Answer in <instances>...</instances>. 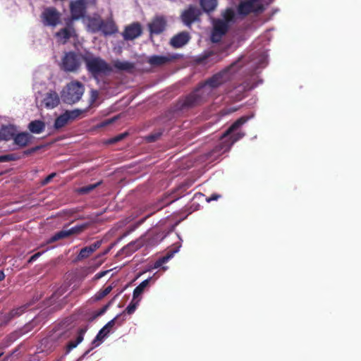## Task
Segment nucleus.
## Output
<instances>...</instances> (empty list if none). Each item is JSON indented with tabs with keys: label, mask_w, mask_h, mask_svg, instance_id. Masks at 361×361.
<instances>
[{
	"label": "nucleus",
	"mask_w": 361,
	"mask_h": 361,
	"mask_svg": "<svg viewBox=\"0 0 361 361\" xmlns=\"http://www.w3.org/2000/svg\"><path fill=\"white\" fill-rule=\"evenodd\" d=\"M110 249H111V247H109V249H107V250H106L105 253H107V252L109 251V250H110Z\"/></svg>",
	"instance_id": "55"
},
{
	"label": "nucleus",
	"mask_w": 361,
	"mask_h": 361,
	"mask_svg": "<svg viewBox=\"0 0 361 361\" xmlns=\"http://www.w3.org/2000/svg\"><path fill=\"white\" fill-rule=\"evenodd\" d=\"M219 61V55L212 51H204L202 54L197 56L195 61L197 64L207 65L214 63Z\"/></svg>",
	"instance_id": "16"
},
{
	"label": "nucleus",
	"mask_w": 361,
	"mask_h": 361,
	"mask_svg": "<svg viewBox=\"0 0 361 361\" xmlns=\"http://www.w3.org/2000/svg\"><path fill=\"white\" fill-rule=\"evenodd\" d=\"M100 32H102L104 36L112 35L118 32V27L111 18L106 20H102Z\"/></svg>",
	"instance_id": "22"
},
{
	"label": "nucleus",
	"mask_w": 361,
	"mask_h": 361,
	"mask_svg": "<svg viewBox=\"0 0 361 361\" xmlns=\"http://www.w3.org/2000/svg\"><path fill=\"white\" fill-rule=\"evenodd\" d=\"M110 249H111V247H109V249H107V250H106L105 253H107V252L109 251V250H110Z\"/></svg>",
	"instance_id": "54"
},
{
	"label": "nucleus",
	"mask_w": 361,
	"mask_h": 361,
	"mask_svg": "<svg viewBox=\"0 0 361 361\" xmlns=\"http://www.w3.org/2000/svg\"><path fill=\"white\" fill-rule=\"evenodd\" d=\"M220 197V195H216V194H214L212 195H211L208 199H207V202H211L212 200H218V198Z\"/></svg>",
	"instance_id": "49"
},
{
	"label": "nucleus",
	"mask_w": 361,
	"mask_h": 361,
	"mask_svg": "<svg viewBox=\"0 0 361 361\" xmlns=\"http://www.w3.org/2000/svg\"><path fill=\"white\" fill-rule=\"evenodd\" d=\"M200 14L201 13L197 7L190 6L188 8L182 13V20L186 25H190L198 19Z\"/></svg>",
	"instance_id": "14"
},
{
	"label": "nucleus",
	"mask_w": 361,
	"mask_h": 361,
	"mask_svg": "<svg viewBox=\"0 0 361 361\" xmlns=\"http://www.w3.org/2000/svg\"><path fill=\"white\" fill-rule=\"evenodd\" d=\"M124 137H125V134H120V135L116 136L115 137H114L111 140L110 142L114 143V142H118V141L121 140Z\"/></svg>",
	"instance_id": "48"
},
{
	"label": "nucleus",
	"mask_w": 361,
	"mask_h": 361,
	"mask_svg": "<svg viewBox=\"0 0 361 361\" xmlns=\"http://www.w3.org/2000/svg\"><path fill=\"white\" fill-rule=\"evenodd\" d=\"M213 25L211 39L213 42H219L222 37L227 32L229 28V24L222 19H216L214 20Z\"/></svg>",
	"instance_id": "10"
},
{
	"label": "nucleus",
	"mask_w": 361,
	"mask_h": 361,
	"mask_svg": "<svg viewBox=\"0 0 361 361\" xmlns=\"http://www.w3.org/2000/svg\"><path fill=\"white\" fill-rule=\"evenodd\" d=\"M164 130L162 129H159L150 133L149 135L145 137V140L148 142H154L159 140L160 137L162 135Z\"/></svg>",
	"instance_id": "37"
},
{
	"label": "nucleus",
	"mask_w": 361,
	"mask_h": 361,
	"mask_svg": "<svg viewBox=\"0 0 361 361\" xmlns=\"http://www.w3.org/2000/svg\"><path fill=\"white\" fill-rule=\"evenodd\" d=\"M41 146H36L35 147H32V148H30V149H28L25 151H24L23 154L26 156H28L35 152H37V150L40 149H41Z\"/></svg>",
	"instance_id": "46"
},
{
	"label": "nucleus",
	"mask_w": 361,
	"mask_h": 361,
	"mask_svg": "<svg viewBox=\"0 0 361 361\" xmlns=\"http://www.w3.org/2000/svg\"><path fill=\"white\" fill-rule=\"evenodd\" d=\"M177 59L176 55H167V56H159L153 55L149 57L147 63L152 66L158 67L165 65L171 61H173Z\"/></svg>",
	"instance_id": "15"
},
{
	"label": "nucleus",
	"mask_w": 361,
	"mask_h": 361,
	"mask_svg": "<svg viewBox=\"0 0 361 361\" xmlns=\"http://www.w3.org/2000/svg\"><path fill=\"white\" fill-rule=\"evenodd\" d=\"M224 21H226L228 24H229L231 21L233 20L235 17V13L231 8H227L223 14Z\"/></svg>",
	"instance_id": "42"
},
{
	"label": "nucleus",
	"mask_w": 361,
	"mask_h": 361,
	"mask_svg": "<svg viewBox=\"0 0 361 361\" xmlns=\"http://www.w3.org/2000/svg\"><path fill=\"white\" fill-rule=\"evenodd\" d=\"M85 92L84 85L77 80L71 81L66 86L61 93L64 103L72 104L79 102Z\"/></svg>",
	"instance_id": "4"
},
{
	"label": "nucleus",
	"mask_w": 361,
	"mask_h": 361,
	"mask_svg": "<svg viewBox=\"0 0 361 361\" xmlns=\"http://www.w3.org/2000/svg\"><path fill=\"white\" fill-rule=\"evenodd\" d=\"M140 300V299H136V300L133 299L132 301L130 302V304L127 306V307L123 312V313L119 314L120 319H122L123 318H124L123 314H132L133 313H134L139 305Z\"/></svg>",
	"instance_id": "32"
},
{
	"label": "nucleus",
	"mask_w": 361,
	"mask_h": 361,
	"mask_svg": "<svg viewBox=\"0 0 361 361\" xmlns=\"http://www.w3.org/2000/svg\"><path fill=\"white\" fill-rule=\"evenodd\" d=\"M99 97V92L96 90H92L90 91V95L89 98V105L87 108L88 110L92 108Z\"/></svg>",
	"instance_id": "41"
},
{
	"label": "nucleus",
	"mask_w": 361,
	"mask_h": 361,
	"mask_svg": "<svg viewBox=\"0 0 361 361\" xmlns=\"http://www.w3.org/2000/svg\"><path fill=\"white\" fill-rule=\"evenodd\" d=\"M142 33L141 25L139 23H133L126 27L123 37L126 40H133L140 37Z\"/></svg>",
	"instance_id": "13"
},
{
	"label": "nucleus",
	"mask_w": 361,
	"mask_h": 361,
	"mask_svg": "<svg viewBox=\"0 0 361 361\" xmlns=\"http://www.w3.org/2000/svg\"><path fill=\"white\" fill-rule=\"evenodd\" d=\"M166 21L163 16L156 17L149 25L151 33L159 35L166 28Z\"/></svg>",
	"instance_id": "17"
},
{
	"label": "nucleus",
	"mask_w": 361,
	"mask_h": 361,
	"mask_svg": "<svg viewBox=\"0 0 361 361\" xmlns=\"http://www.w3.org/2000/svg\"><path fill=\"white\" fill-rule=\"evenodd\" d=\"M16 133L14 126H2L0 128V140L8 141L13 139Z\"/></svg>",
	"instance_id": "23"
},
{
	"label": "nucleus",
	"mask_w": 361,
	"mask_h": 361,
	"mask_svg": "<svg viewBox=\"0 0 361 361\" xmlns=\"http://www.w3.org/2000/svg\"><path fill=\"white\" fill-rule=\"evenodd\" d=\"M42 102L46 108L53 109L59 105L60 99L55 91H50L46 94Z\"/></svg>",
	"instance_id": "21"
},
{
	"label": "nucleus",
	"mask_w": 361,
	"mask_h": 361,
	"mask_svg": "<svg viewBox=\"0 0 361 361\" xmlns=\"http://www.w3.org/2000/svg\"><path fill=\"white\" fill-rule=\"evenodd\" d=\"M85 332H86V329H85V328H80L78 330L75 341H71L67 345L68 351H70L71 350L73 349L80 343H81L82 341Z\"/></svg>",
	"instance_id": "27"
},
{
	"label": "nucleus",
	"mask_w": 361,
	"mask_h": 361,
	"mask_svg": "<svg viewBox=\"0 0 361 361\" xmlns=\"http://www.w3.org/2000/svg\"><path fill=\"white\" fill-rule=\"evenodd\" d=\"M70 235L68 230H61L60 231L54 233L49 240H47L48 243H53L59 240L69 238Z\"/></svg>",
	"instance_id": "31"
},
{
	"label": "nucleus",
	"mask_w": 361,
	"mask_h": 361,
	"mask_svg": "<svg viewBox=\"0 0 361 361\" xmlns=\"http://www.w3.org/2000/svg\"><path fill=\"white\" fill-rule=\"evenodd\" d=\"M209 98V91L207 87L198 85L191 92L178 99L176 109L183 111L195 108L202 105Z\"/></svg>",
	"instance_id": "1"
},
{
	"label": "nucleus",
	"mask_w": 361,
	"mask_h": 361,
	"mask_svg": "<svg viewBox=\"0 0 361 361\" xmlns=\"http://www.w3.org/2000/svg\"><path fill=\"white\" fill-rule=\"evenodd\" d=\"M102 243V240H97L90 245L82 248L77 257L78 260H82L90 257V255L101 247Z\"/></svg>",
	"instance_id": "20"
},
{
	"label": "nucleus",
	"mask_w": 361,
	"mask_h": 361,
	"mask_svg": "<svg viewBox=\"0 0 361 361\" xmlns=\"http://www.w3.org/2000/svg\"><path fill=\"white\" fill-rule=\"evenodd\" d=\"M87 227V225L86 224L77 225L74 227H72L71 228L68 229V233L70 236L73 235H78L82 233L86 228Z\"/></svg>",
	"instance_id": "39"
},
{
	"label": "nucleus",
	"mask_w": 361,
	"mask_h": 361,
	"mask_svg": "<svg viewBox=\"0 0 361 361\" xmlns=\"http://www.w3.org/2000/svg\"><path fill=\"white\" fill-rule=\"evenodd\" d=\"M74 32V28L71 26H68L61 29L59 32H57L56 33V36L60 39H64V41L66 42L73 36Z\"/></svg>",
	"instance_id": "28"
},
{
	"label": "nucleus",
	"mask_w": 361,
	"mask_h": 361,
	"mask_svg": "<svg viewBox=\"0 0 361 361\" xmlns=\"http://www.w3.org/2000/svg\"><path fill=\"white\" fill-rule=\"evenodd\" d=\"M190 37L188 32H181L174 35L170 40V44L173 48H180L185 45Z\"/></svg>",
	"instance_id": "18"
},
{
	"label": "nucleus",
	"mask_w": 361,
	"mask_h": 361,
	"mask_svg": "<svg viewBox=\"0 0 361 361\" xmlns=\"http://www.w3.org/2000/svg\"><path fill=\"white\" fill-rule=\"evenodd\" d=\"M84 61L87 71L94 76L111 71L109 64L100 57H84Z\"/></svg>",
	"instance_id": "7"
},
{
	"label": "nucleus",
	"mask_w": 361,
	"mask_h": 361,
	"mask_svg": "<svg viewBox=\"0 0 361 361\" xmlns=\"http://www.w3.org/2000/svg\"><path fill=\"white\" fill-rule=\"evenodd\" d=\"M151 277L144 280L141 282L133 290V300L137 299V298L142 294L146 287L148 286Z\"/></svg>",
	"instance_id": "30"
},
{
	"label": "nucleus",
	"mask_w": 361,
	"mask_h": 361,
	"mask_svg": "<svg viewBox=\"0 0 361 361\" xmlns=\"http://www.w3.org/2000/svg\"><path fill=\"white\" fill-rule=\"evenodd\" d=\"M90 3L92 4V5H95L96 4V0H89Z\"/></svg>",
	"instance_id": "52"
},
{
	"label": "nucleus",
	"mask_w": 361,
	"mask_h": 361,
	"mask_svg": "<svg viewBox=\"0 0 361 361\" xmlns=\"http://www.w3.org/2000/svg\"><path fill=\"white\" fill-rule=\"evenodd\" d=\"M56 361H61V360H56Z\"/></svg>",
	"instance_id": "57"
},
{
	"label": "nucleus",
	"mask_w": 361,
	"mask_h": 361,
	"mask_svg": "<svg viewBox=\"0 0 361 361\" xmlns=\"http://www.w3.org/2000/svg\"><path fill=\"white\" fill-rule=\"evenodd\" d=\"M259 0H243L240 1L238 7L237 12L240 16L245 17L249 14L261 13L264 11V8L259 2Z\"/></svg>",
	"instance_id": "8"
},
{
	"label": "nucleus",
	"mask_w": 361,
	"mask_h": 361,
	"mask_svg": "<svg viewBox=\"0 0 361 361\" xmlns=\"http://www.w3.org/2000/svg\"><path fill=\"white\" fill-rule=\"evenodd\" d=\"M2 353H0V357L1 356Z\"/></svg>",
	"instance_id": "56"
},
{
	"label": "nucleus",
	"mask_w": 361,
	"mask_h": 361,
	"mask_svg": "<svg viewBox=\"0 0 361 361\" xmlns=\"http://www.w3.org/2000/svg\"><path fill=\"white\" fill-rule=\"evenodd\" d=\"M88 108L84 109H76L72 111H66V114L70 117V121H73L80 116H82L83 114L87 112Z\"/></svg>",
	"instance_id": "34"
},
{
	"label": "nucleus",
	"mask_w": 361,
	"mask_h": 361,
	"mask_svg": "<svg viewBox=\"0 0 361 361\" xmlns=\"http://www.w3.org/2000/svg\"><path fill=\"white\" fill-rule=\"evenodd\" d=\"M78 56L74 52L66 53L62 60V68L68 72L76 71L80 66Z\"/></svg>",
	"instance_id": "11"
},
{
	"label": "nucleus",
	"mask_w": 361,
	"mask_h": 361,
	"mask_svg": "<svg viewBox=\"0 0 361 361\" xmlns=\"http://www.w3.org/2000/svg\"><path fill=\"white\" fill-rule=\"evenodd\" d=\"M29 130L35 134L42 133L45 129V123L41 120H35L28 124Z\"/></svg>",
	"instance_id": "26"
},
{
	"label": "nucleus",
	"mask_w": 361,
	"mask_h": 361,
	"mask_svg": "<svg viewBox=\"0 0 361 361\" xmlns=\"http://www.w3.org/2000/svg\"><path fill=\"white\" fill-rule=\"evenodd\" d=\"M110 249H111V247H109V249H107V250H106L105 253H107V252L109 251V250H110Z\"/></svg>",
	"instance_id": "53"
},
{
	"label": "nucleus",
	"mask_w": 361,
	"mask_h": 361,
	"mask_svg": "<svg viewBox=\"0 0 361 361\" xmlns=\"http://www.w3.org/2000/svg\"><path fill=\"white\" fill-rule=\"evenodd\" d=\"M70 121V117L65 113L57 117L54 122V128L56 129H60L64 127Z\"/></svg>",
	"instance_id": "33"
},
{
	"label": "nucleus",
	"mask_w": 361,
	"mask_h": 361,
	"mask_svg": "<svg viewBox=\"0 0 361 361\" xmlns=\"http://www.w3.org/2000/svg\"><path fill=\"white\" fill-rule=\"evenodd\" d=\"M21 157H22L20 155L16 154V153L1 155V156H0V162L17 161V160L21 159Z\"/></svg>",
	"instance_id": "38"
},
{
	"label": "nucleus",
	"mask_w": 361,
	"mask_h": 361,
	"mask_svg": "<svg viewBox=\"0 0 361 361\" xmlns=\"http://www.w3.org/2000/svg\"><path fill=\"white\" fill-rule=\"evenodd\" d=\"M26 308H27L26 306H21L16 309H13L10 312L9 315L11 318L18 317V316L21 315L25 312Z\"/></svg>",
	"instance_id": "43"
},
{
	"label": "nucleus",
	"mask_w": 361,
	"mask_h": 361,
	"mask_svg": "<svg viewBox=\"0 0 361 361\" xmlns=\"http://www.w3.org/2000/svg\"><path fill=\"white\" fill-rule=\"evenodd\" d=\"M101 183H102V181H99L94 184H90V185H87L85 186H82L78 189V192L81 195L88 194L90 192H92V190H94L99 185H100Z\"/></svg>",
	"instance_id": "36"
},
{
	"label": "nucleus",
	"mask_w": 361,
	"mask_h": 361,
	"mask_svg": "<svg viewBox=\"0 0 361 361\" xmlns=\"http://www.w3.org/2000/svg\"><path fill=\"white\" fill-rule=\"evenodd\" d=\"M200 5L206 13H210L215 10L217 6V0H199Z\"/></svg>",
	"instance_id": "29"
},
{
	"label": "nucleus",
	"mask_w": 361,
	"mask_h": 361,
	"mask_svg": "<svg viewBox=\"0 0 361 361\" xmlns=\"http://www.w3.org/2000/svg\"><path fill=\"white\" fill-rule=\"evenodd\" d=\"M109 271H100L99 273H97L96 275H95V277L97 279H100L103 276H104L106 275V274Z\"/></svg>",
	"instance_id": "50"
},
{
	"label": "nucleus",
	"mask_w": 361,
	"mask_h": 361,
	"mask_svg": "<svg viewBox=\"0 0 361 361\" xmlns=\"http://www.w3.org/2000/svg\"><path fill=\"white\" fill-rule=\"evenodd\" d=\"M125 320V318L120 319V315H117L113 319L110 320L102 329L99 330V331L97 334L95 338L92 342V344L93 345L92 348L85 351L79 358V360H81L82 359L85 358L93 348L98 346L100 342L102 341V340L106 336H107L111 329L114 327V326L116 324H117L118 326H121Z\"/></svg>",
	"instance_id": "5"
},
{
	"label": "nucleus",
	"mask_w": 361,
	"mask_h": 361,
	"mask_svg": "<svg viewBox=\"0 0 361 361\" xmlns=\"http://www.w3.org/2000/svg\"><path fill=\"white\" fill-rule=\"evenodd\" d=\"M113 66L115 69L118 71H123L128 73H132L135 68V64L129 61H122L116 60L113 62Z\"/></svg>",
	"instance_id": "25"
},
{
	"label": "nucleus",
	"mask_w": 361,
	"mask_h": 361,
	"mask_svg": "<svg viewBox=\"0 0 361 361\" xmlns=\"http://www.w3.org/2000/svg\"><path fill=\"white\" fill-rule=\"evenodd\" d=\"M33 136L27 132H22L15 134L13 137V142L19 147L23 148L26 147L30 142H31Z\"/></svg>",
	"instance_id": "19"
},
{
	"label": "nucleus",
	"mask_w": 361,
	"mask_h": 361,
	"mask_svg": "<svg viewBox=\"0 0 361 361\" xmlns=\"http://www.w3.org/2000/svg\"><path fill=\"white\" fill-rule=\"evenodd\" d=\"M176 252V251H170L166 255L158 259L154 264V268L157 269L162 266L164 264L166 263L170 259H171L173 257V254Z\"/></svg>",
	"instance_id": "35"
},
{
	"label": "nucleus",
	"mask_w": 361,
	"mask_h": 361,
	"mask_svg": "<svg viewBox=\"0 0 361 361\" xmlns=\"http://www.w3.org/2000/svg\"><path fill=\"white\" fill-rule=\"evenodd\" d=\"M42 252H38L35 254H34L32 256H31L30 257V259H28L27 262L28 263H32L33 262H35L39 257L41 256Z\"/></svg>",
	"instance_id": "47"
},
{
	"label": "nucleus",
	"mask_w": 361,
	"mask_h": 361,
	"mask_svg": "<svg viewBox=\"0 0 361 361\" xmlns=\"http://www.w3.org/2000/svg\"><path fill=\"white\" fill-rule=\"evenodd\" d=\"M5 278V274L3 271H0V281L4 280Z\"/></svg>",
	"instance_id": "51"
},
{
	"label": "nucleus",
	"mask_w": 361,
	"mask_h": 361,
	"mask_svg": "<svg viewBox=\"0 0 361 361\" xmlns=\"http://www.w3.org/2000/svg\"><path fill=\"white\" fill-rule=\"evenodd\" d=\"M113 287L111 286H108L103 290H100L95 295V300H100L106 296L112 290Z\"/></svg>",
	"instance_id": "40"
},
{
	"label": "nucleus",
	"mask_w": 361,
	"mask_h": 361,
	"mask_svg": "<svg viewBox=\"0 0 361 361\" xmlns=\"http://www.w3.org/2000/svg\"><path fill=\"white\" fill-rule=\"evenodd\" d=\"M237 65L238 62L233 63L227 68L214 74L211 78L205 80L204 82L200 84L199 86L207 87L209 91L210 97L214 89L219 87L220 85L230 80V74L235 71V68Z\"/></svg>",
	"instance_id": "3"
},
{
	"label": "nucleus",
	"mask_w": 361,
	"mask_h": 361,
	"mask_svg": "<svg viewBox=\"0 0 361 361\" xmlns=\"http://www.w3.org/2000/svg\"><path fill=\"white\" fill-rule=\"evenodd\" d=\"M165 236L166 235L164 231L154 228L148 231L145 235H142L134 242V244L137 245V248L144 245L155 246L162 241Z\"/></svg>",
	"instance_id": "6"
},
{
	"label": "nucleus",
	"mask_w": 361,
	"mask_h": 361,
	"mask_svg": "<svg viewBox=\"0 0 361 361\" xmlns=\"http://www.w3.org/2000/svg\"><path fill=\"white\" fill-rule=\"evenodd\" d=\"M117 295H116L112 300H111L106 305H105L104 307H102L97 312V315L98 316H100V315H102L103 314H104L106 310L109 308V307L111 305V304L113 303L114 299L116 298V297H117Z\"/></svg>",
	"instance_id": "44"
},
{
	"label": "nucleus",
	"mask_w": 361,
	"mask_h": 361,
	"mask_svg": "<svg viewBox=\"0 0 361 361\" xmlns=\"http://www.w3.org/2000/svg\"><path fill=\"white\" fill-rule=\"evenodd\" d=\"M250 117L242 116L237 119L221 136L219 150L223 152L228 151L232 145L245 136V133L238 130L245 124Z\"/></svg>",
	"instance_id": "2"
},
{
	"label": "nucleus",
	"mask_w": 361,
	"mask_h": 361,
	"mask_svg": "<svg viewBox=\"0 0 361 361\" xmlns=\"http://www.w3.org/2000/svg\"><path fill=\"white\" fill-rule=\"evenodd\" d=\"M56 176V173H52L47 176L44 180H42V185H45L48 184L54 177Z\"/></svg>",
	"instance_id": "45"
},
{
	"label": "nucleus",
	"mask_w": 361,
	"mask_h": 361,
	"mask_svg": "<svg viewBox=\"0 0 361 361\" xmlns=\"http://www.w3.org/2000/svg\"><path fill=\"white\" fill-rule=\"evenodd\" d=\"M102 20L99 16L90 17L87 23L89 30L93 33L100 32Z\"/></svg>",
	"instance_id": "24"
},
{
	"label": "nucleus",
	"mask_w": 361,
	"mask_h": 361,
	"mask_svg": "<svg viewBox=\"0 0 361 361\" xmlns=\"http://www.w3.org/2000/svg\"><path fill=\"white\" fill-rule=\"evenodd\" d=\"M40 17L44 26L54 27L61 22V13L55 7L45 8Z\"/></svg>",
	"instance_id": "9"
},
{
	"label": "nucleus",
	"mask_w": 361,
	"mask_h": 361,
	"mask_svg": "<svg viewBox=\"0 0 361 361\" xmlns=\"http://www.w3.org/2000/svg\"><path fill=\"white\" fill-rule=\"evenodd\" d=\"M87 4V0H76L71 3L70 10L73 20H78L85 16Z\"/></svg>",
	"instance_id": "12"
}]
</instances>
